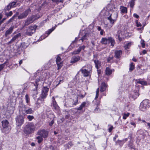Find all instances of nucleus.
Segmentation results:
<instances>
[{
    "instance_id": "obj_8",
    "label": "nucleus",
    "mask_w": 150,
    "mask_h": 150,
    "mask_svg": "<svg viewBox=\"0 0 150 150\" xmlns=\"http://www.w3.org/2000/svg\"><path fill=\"white\" fill-rule=\"evenodd\" d=\"M81 37L79 40H82V42L88 40L89 38V35L88 33H85L84 34H80L79 35V37H76L75 38V40L72 41L71 45H72L73 44L76 42H77V40L79 38L81 37Z\"/></svg>"
},
{
    "instance_id": "obj_9",
    "label": "nucleus",
    "mask_w": 150,
    "mask_h": 150,
    "mask_svg": "<svg viewBox=\"0 0 150 150\" xmlns=\"http://www.w3.org/2000/svg\"><path fill=\"white\" fill-rule=\"evenodd\" d=\"M37 28V26L35 25L29 26L26 30V34L28 35H32L35 33Z\"/></svg>"
},
{
    "instance_id": "obj_24",
    "label": "nucleus",
    "mask_w": 150,
    "mask_h": 150,
    "mask_svg": "<svg viewBox=\"0 0 150 150\" xmlns=\"http://www.w3.org/2000/svg\"><path fill=\"white\" fill-rule=\"evenodd\" d=\"M52 105L53 107V108L56 110H57L59 109V107L58 105L57 102L55 100V99L54 97H52Z\"/></svg>"
},
{
    "instance_id": "obj_1",
    "label": "nucleus",
    "mask_w": 150,
    "mask_h": 150,
    "mask_svg": "<svg viewBox=\"0 0 150 150\" xmlns=\"http://www.w3.org/2000/svg\"><path fill=\"white\" fill-rule=\"evenodd\" d=\"M18 109L20 113L24 115L33 114L34 112V110L31 108H28L22 103H20Z\"/></svg>"
},
{
    "instance_id": "obj_26",
    "label": "nucleus",
    "mask_w": 150,
    "mask_h": 150,
    "mask_svg": "<svg viewBox=\"0 0 150 150\" xmlns=\"http://www.w3.org/2000/svg\"><path fill=\"white\" fill-rule=\"evenodd\" d=\"M107 86H108L105 83L103 82L101 84L100 91L101 92H103L105 91L106 90V88Z\"/></svg>"
},
{
    "instance_id": "obj_40",
    "label": "nucleus",
    "mask_w": 150,
    "mask_h": 150,
    "mask_svg": "<svg viewBox=\"0 0 150 150\" xmlns=\"http://www.w3.org/2000/svg\"><path fill=\"white\" fill-rule=\"evenodd\" d=\"M121 11L123 13H127V8L125 7H122L121 9Z\"/></svg>"
},
{
    "instance_id": "obj_6",
    "label": "nucleus",
    "mask_w": 150,
    "mask_h": 150,
    "mask_svg": "<svg viewBox=\"0 0 150 150\" xmlns=\"http://www.w3.org/2000/svg\"><path fill=\"white\" fill-rule=\"evenodd\" d=\"M1 123L3 128L2 132L6 134L8 133L10 131L11 128L8 125V122L7 120H5L2 121Z\"/></svg>"
},
{
    "instance_id": "obj_3",
    "label": "nucleus",
    "mask_w": 150,
    "mask_h": 150,
    "mask_svg": "<svg viewBox=\"0 0 150 150\" xmlns=\"http://www.w3.org/2000/svg\"><path fill=\"white\" fill-rule=\"evenodd\" d=\"M35 130V127L32 122H30L26 125L24 127L23 132L27 135L33 133Z\"/></svg>"
},
{
    "instance_id": "obj_50",
    "label": "nucleus",
    "mask_w": 150,
    "mask_h": 150,
    "mask_svg": "<svg viewBox=\"0 0 150 150\" xmlns=\"http://www.w3.org/2000/svg\"><path fill=\"white\" fill-rule=\"evenodd\" d=\"M99 88H98L97 89V90H96V96L95 97V99L97 98L98 97V96H99Z\"/></svg>"
},
{
    "instance_id": "obj_63",
    "label": "nucleus",
    "mask_w": 150,
    "mask_h": 150,
    "mask_svg": "<svg viewBox=\"0 0 150 150\" xmlns=\"http://www.w3.org/2000/svg\"><path fill=\"white\" fill-rule=\"evenodd\" d=\"M118 137V136L117 135H116L115 137L113 138V140L114 141H115L116 139Z\"/></svg>"
},
{
    "instance_id": "obj_15",
    "label": "nucleus",
    "mask_w": 150,
    "mask_h": 150,
    "mask_svg": "<svg viewBox=\"0 0 150 150\" xmlns=\"http://www.w3.org/2000/svg\"><path fill=\"white\" fill-rule=\"evenodd\" d=\"M38 134L43 138L47 137L48 132L44 129L39 130L38 132Z\"/></svg>"
},
{
    "instance_id": "obj_34",
    "label": "nucleus",
    "mask_w": 150,
    "mask_h": 150,
    "mask_svg": "<svg viewBox=\"0 0 150 150\" xmlns=\"http://www.w3.org/2000/svg\"><path fill=\"white\" fill-rule=\"evenodd\" d=\"M42 137L40 136L36 137V138L38 140V143H40L43 141V139Z\"/></svg>"
},
{
    "instance_id": "obj_42",
    "label": "nucleus",
    "mask_w": 150,
    "mask_h": 150,
    "mask_svg": "<svg viewBox=\"0 0 150 150\" xmlns=\"http://www.w3.org/2000/svg\"><path fill=\"white\" fill-rule=\"evenodd\" d=\"M34 118V117L32 115H28L27 117V118L29 121H31Z\"/></svg>"
},
{
    "instance_id": "obj_20",
    "label": "nucleus",
    "mask_w": 150,
    "mask_h": 150,
    "mask_svg": "<svg viewBox=\"0 0 150 150\" xmlns=\"http://www.w3.org/2000/svg\"><path fill=\"white\" fill-rule=\"evenodd\" d=\"M14 28V27L13 26H11L6 31L5 33V37H7L8 35H10L12 33Z\"/></svg>"
},
{
    "instance_id": "obj_5",
    "label": "nucleus",
    "mask_w": 150,
    "mask_h": 150,
    "mask_svg": "<svg viewBox=\"0 0 150 150\" xmlns=\"http://www.w3.org/2000/svg\"><path fill=\"white\" fill-rule=\"evenodd\" d=\"M117 17V15L116 11L113 12L112 13H109V15L107 16L108 19L110 23L112 25L116 21Z\"/></svg>"
},
{
    "instance_id": "obj_62",
    "label": "nucleus",
    "mask_w": 150,
    "mask_h": 150,
    "mask_svg": "<svg viewBox=\"0 0 150 150\" xmlns=\"http://www.w3.org/2000/svg\"><path fill=\"white\" fill-rule=\"evenodd\" d=\"M130 124L131 125H133L134 126V127H136V124H135V123L134 122H130Z\"/></svg>"
},
{
    "instance_id": "obj_54",
    "label": "nucleus",
    "mask_w": 150,
    "mask_h": 150,
    "mask_svg": "<svg viewBox=\"0 0 150 150\" xmlns=\"http://www.w3.org/2000/svg\"><path fill=\"white\" fill-rule=\"evenodd\" d=\"M142 42H141V44L142 45V47L144 48L145 46V44L144 43V40L142 41Z\"/></svg>"
},
{
    "instance_id": "obj_35",
    "label": "nucleus",
    "mask_w": 150,
    "mask_h": 150,
    "mask_svg": "<svg viewBox=\"0 0 150 150\" xmlns=\"http://www.w3.org/2000/svg\"><path fill=\"white\" fill-rule=\"evenodd\" d=\"M135 1V0H131L129 2V4L131 8H133L134 7V5Z\"/></svg>"
},
{
    "instance_id": "obj_41",
    "label": "nucleus",
    "mask_w": 150,
    "mask_h": 150,
    "mask_svg": "<svg viewBox=\"0 0 150 150\" xmlns=\"http://www.w3.org/2000/svg\"><path fill=\"white\" fill-rule=\"evenodd\" d=\"M131 43L129 42V43H128L127 44H126L124 46L125 48V49H128L129 48L130 46H131Z\"/></svg>"
},
{
    "instance_id": "obj_12",
    "label": "nucleus",
    "mask_w": 150,
    "mask_h": 150,
    "mask_svg": "<svg viewBox=\"0 0 150 150\" xmlns=\"http://www.w3.org/2000/svg\"><path fill=\"white\" fill-rule=\"evenodd\" d=\"M16 125L18 126L21 125L24 122V117L21 115H19L16 118Z\"/></svg>"
},
{
    "instance_id": "obj_46",
    "label": "nucleus",
    "mask_w": 150,
    "mask_h": 150,
    "mask_svg": "<svg viewBox=\"0 0 150 150\" xmlns=\"http://www.w3.org/2000/svg\"><path fill=\"white\" fill-rule=\"evenodd\" d=\"M137 82L142 85H146L147 84L146 82L142 81H139Z\"/></svg>"
},
{
    "instance_id": "obj_47",
    "label": "nucleus",
    "mask_w": 150,
    "mask_h": 150,
    "mask_svg": "<svg viewBox=\"0 0 150 150\" xmlns=\"http://www.w3.org/2000/svg\"><path fill=\"white\" fill-rule=\"evenodd\" d=\"M57 64L58 67V69H61V67H62V63L61 62H60L59 63H57Z\"/></svg>"
},
{
    "instance_id": "obj_52",
    "label": "nucleus",
    "mask_w": 150,
    "mask_h": 150,
    "mask_svg": "<svg viewBox=\"0 0 150 150\" xmlns=\"http://www.w3.org/2000/svg\"><path fill=\"white\" fill-rule=\"evenodd\" d=\"M136 23L137 24V27H141L142 26V25L140 22H139L137 20L136 21Z\"/></svg>"
},
{
    "instance_id": "obj_27",
    "label": "nucleus",
    "mask_w": 150,
    "mask_h": 150,
    "mask_svg": "<svg viewBox=\"0 0 150 150\" xmlns=\"http://www.w3.org/2000/svg\"><path fill=\"white\" fill-rule=\"evenodd\" d=\"M130 96L134 99H136L139 95L137 92H132L130 95Z\"/></svg>"
},
{
    "instance_id": "obj_16",
    "label": "nucleus",
    "mask_w": 150,
    "mask_h": 150,
    "mask_svg": "<svg viewBox=\"0 0 150 150\" xmlns=\"http://www.w3.org/2000/svg\"><path fill=\"white\" fill-rule=\"evenodd\" d=\"M116 36L117 37L119 40L120 41H121L122 40V38L126 36V35L125 34L123 31L119 30L117 32Z\"/></svg>"
},
{
    "instance_id": "obj_19",
    "label": "nucleus",
    "mask_w": 150,
    "mask_h": 150,
    "mask_svg": "<svg viewBox=\"0 0 150 150\" xmlns=\"http://www.w3.org/2000/svg\"><path fill=\"white\" fill-rule=\"evenodd\" d=\"M94 63L95 64V67L98 70V69L100 68L101 67V62L100 61L98 60V59H95L93 61ZM99 73V72L98 71V73Z\"/></svg>"
},
{
    "instance_id": "obj_48",
    "label": "nucleus",
    "mask_w": 150,
    "mask_h": 150,
    "mask_svg": "<svg viewBox=\"0 0 150 150\" xmlns=\"http://www.w3.org/2000/svg\"><path fill=\"white\" fill-rule=\"evenodd\" d=\"M6 62L4 63L0 64V71H1L4 67Z\"/></svg>"
},
{
    "instance_id": "obj_39",
    "label": "nucleus",
    "mask_w": 150,
    "mask_h": 150,
    "mask_svg": "<svg viewBox=\"0 0 150 150\" xmlns=\"http://www.w3.org/2000/svg\"><path fill=\"white\" fill-rule=\"evenodd\" d=\"M129 70L130 71H132L134 69V65L133 63H132L129 66Z\"/></svg>"
},
{
    "instance_id": "obj_30",
    "label": "nucleus",
    "mask_w": 150,
    "mask_h": 150,
    "mask_svg": "<svg viewBox=\"0 0 150 150\" xmlns=\"http://www.w3.org/2000/svg\"><path fill=\"white\" fill-rule=\"evenodd\" d=\"M87 103L86 102H83L82 103L80 106L77 108V110H81L83 108L86 106V105Z\"/></svg>"
},
{
    "instance_id": "obj_60",
    "label": "nucleus",
    "mask_w": 150,
    "mask_h": 150,
    "mask_svg": "<svg viewBox=\"0 0 150 150\" xmlns=\"http://www.w3.org/2000/svg\"><path fill=\"white\" fill-rule=\"evenodd\" d=\"M100 34L101 35H103V33H104V31L102 29L101 30H100Z\"/></svg>"
},
{
    "instance_id": "obj_32",
    "label": "nucleus",
    "mask_w": 150,
    "mask_h": 150,
    "mask_svg": "<svg viewBox=\"0 0 150 150\" xmlns=\"http://www.w3.org/2000/svg\"><path fill=\"white\" fill-rule=\"evenodd\" d=\"M110 42L111 46H113L115 43V41L112 38L109 37V43Z\"/></svg>"
},
{
    "instance_id": "obj_10",
    "label": "nucleus",
    "mask_w": 150,
    "mask_h": 150,
    "mask_svg": "<svg viewBox=\"0 0 150 150\" xmlns=\"http://www.w3.org/2000/svg\"><path fill=\"white\" fill-rule=\"evenodd\" d=\"M18 2H21V0H15L14 2L10 3L5 8V10L6 11L9 10L11 8L16 7L17 4H18L19 3Z\"/></svg>"
},
{
    "instance_id": "obj_37",
    "label": "nucleus",
    "mask_w": 150,
    "mask_h": 150,
    "mask_svg": "<svg viewBox=\"0 0 150 150\" xmlns=\"http://www.w3.org/2000/svg\"><path fill=\"white\" fill-rule=\"evenodd\" d=\"M55 28H52V29H49L47 31L46 33V34H47V35L46 37L48 36L55 29Z\"/></svg>"
},
{
    "instance_id": "obj_18",
    "label": "nucleus",
    "mask_w": 150,
    "mask_h": 150,
    "mask_svg": "<svg viewBox=\"0 0 150 150\" xmlns=\"http://www.w3.org/2000/svg\"><path fill=\"white\" fill-rule=\"evenodd\" d=\"M21 36V34L20 33H18L17 34L15 35L11 39L10 41L8 42L7 43V45H9L13 42H14L16 39H18L19 37Z\"/></svg>"
},
{
    "instance_id": "obj_28",
    "label": "nucleus",
    "mask_w": 150,
    "mask_h": 150,
    "mask_svg": "<svg viewBox=\"0 0 150 150\" xmlns=\"http://www.w3.org/2000/svg\"><path fill=\"white\" fill-rule=\"evenodd\" d=\"M101 42L102 44H104L109 43V37L108 38H102L101 39Z\"/></svg>"
},
{
    "instance_id": "obj_7",
    "label": "nucleus",
    "mask_w": 150,
    "mask_h": 150,
    "mask_svg": "<svg viewBox=\"0 0 150 150\" xmlns=\"http://www.w3.org/2000/svg\"><path fill=\"white\" fill-rule=\"evenodd\" d=\"M149 100L145 99L143 100L140 103L139 109L142 111H145L149 107Z\"/></svg>"
},
{
    "instance_id": "obj_36",
    "label": "nucleus",
    "mask_w": 150,
    "mask_h": 150,
    "mask_svg": "<svg viewBox=\"0 0 150 150\" xmlns=\"http://www.w3.org/2000/svg\"><path fill=\"white\" fill-rule=\"evenodd\" d=\"M55 28H52V29H49L47 31L46 33V34H47V35L46 37L48 36L55 29Z\"/></svg>"
},
{
    "instance_id": "obj_64",
    "label": "nucleus",
    "mask_w": 150,
    "mask_h": 150,
    "mask_svg": "<svg viewBox=\"0 0 150 150\" xmlns=\"http://www.w3.org/2000/svg\"><path fill=\"white\" fill-rule=\"evenodd\" d=\"M147 126H148V129H150V123L146 122Z\"/></svg>"
},
{
    "instance_id": "obj_51",
    "label": "nucleus",
    "mask_w": 150,
    "mask_h": 150,
    "mask_svg": "<svg viewBox=\"0 0 150 150\" xmlns=\"http://www.w3.org/2000/svg\"><path fill=\"white\" fill-rule=\"evenodd\" d=\"M38 94L37 91H34L33 93V97L34 98L36 97V95Z\"/></svg>"
},
{
    "instance_id": "obj_31",
    "label": "nucleus",
    "mask_w": 150,
    "mask_h": 150,
    "mask_svg": "<svg viewBox=\"0 0 150 150\" xmlns=\"http://www.w3.org/2000/svg\"><path fill=\"white\" fill-rule=\"evenodd\" d=\"M112 72V70L109 67H107L105 69V74L107 75H110Z\"/></svg>"
},
{
    "instance_id": "obj_53",
    "label": "nucleus",
    "mask_w": 150,
    "mask_h": 150,
    "mask_svg": "<svg viewBox=\"0 0 150 150\" xmlns=\"http://www.w3.org/2000/svg\"><path fill=\"white\" fill-rule=\"evenodd\" d=\"M70 102V100H69L67 102V105H68V106L70 107H73V105H70V104H71L72 103L71 102Z\"/></svg>"
},
{
    "instance_id": "obj_44",
    "label": "nucleus",
    "mask_w": 150,
    "mask_h": 150,
    "mask_svg": "<svg viewBox=\"0 0 150 150\" xmlns=\"http://www.w3.org/2000/svg\"><path fill=\"white\" fill-rule=\"evenodd\" d=\"M25 98L26 103H28L30 102V98L29 96L27 94L25 96Z\"/></svg>"
},
{
    "instance_id": "obj_57",
    "label": "nucleus",
    "mask_w": 150,
    "mask_h": 150,
    "mask_svg": "<svg viewBox=\"0 0 150 150\" xmlns=\"http://www.w3.org/2000/svg\"><path fill=\"white\" fill-rule=\"evenodd\" d=\"M133 16L137 18H139V16L136 13H134L133 14Z\"/></svg>"
},
{
    "instance_id": "obj_23",
    "label": "nucleus",
    "mask_w": 150,
    "mask_h": 150,
    "mask_svg": "<svg viewBox=\"0 0 150 150\" xmlns=\"http://www.w3.org/2000/svg\"><path fill=\"white\" fill-rule=\"evenodd\" d=\"M80 58L79 56H74L71 58V63H75L79 61Z\"/></svg>"
},
{
    "instance_id": "obj_33",
    "label": "nucleus",
    "mask_w": 150,
    "mask_h": 150,
    "mask_svg": "<svg viewBox=\"0 0 150 150\" xmlns=\"http://www.w3.org/2000/svg\"><path fill=\"white\" fill-rule=\"evenodd\" d=\"M96 99L97 98H95L94 100L93 101V103L96 105H97V106L98 107V105H99L100 101L99 100H97Z\"/></svg>"
},
{
    "instance_id": "obj_11",
    "label": "nucleus",
    "mask_w": 150,
    "mask_h": 150,
    "mask_svg": "<svg viewBox=\"0 0 150 150\" xmlns=\"http://www.w3.org/2000/svg\"><path fill=\"white\" fill-rule=\"evenodd\" d=\"M31 12V10L30 8L27 9L18 16V19H21L25 18Z\"/></svg>"
},
{
    "instance_id": "obj_21",
    "label": "nucleus",
    "mask_w": 150,
    "mask_h": 150,
    "mask_svg": "<svg viewBox=\"0 0 150 150\" xmlns=\"http://www.w3.org/2000/svg\"><path fill=\"white\" fill-rule=\"evenodd\" d=\"M34 17V16H32L28 18L25 22V25L27 26L30 24L32 23L34 21L33 20Z\"/></svg>"
},
{
    "instance_id": "obj_45",
    "label": "nucleus",
    "mask_w": 150,
    "mask_h": 150,
    "mask_svg": "<svg viewBox=\"0 0 150 150\" xmlns=\"http://www.w3.org/2000/svg\"><path fill=\"white\" fill-rule=\"evenodd\" d=\"M61 60V57L59 55H58L56 60V63L60 62Z\"/></svg>"
},
{
    "instance_id": "obj_14",
    "label": "nucleus",
    "mask_w": 150,
    "mask_h": 150,
    "mask_svg": "<svg viewBox=\"0 0 150 150\" xmlns=\"http://www.w3.org/2000/svg\"><path fill=\"white\" fill-rule=\"evenodd\" d=\"M70 102H71L72 103L70 104L71 105H73V106L74 105H76L78 103V97L77 96H74L72 98L70 99Z\"/></svg>"
},
{
    "instance_id": "obj_2",
    "label": "nucleus",
    "mask_w": 150,
    "mask_h": 150,
    "mask_svg": "<svg viewBox=\"0 0 150 150\" xmlns=\"http://www.w3.org/2000/svg\"><path fill=\"white\" fill-rule=\"evenodd\" d=\"M92 66L91 64L87 65L83 67L80 71L85 76H88L91 74L92 71Z\"/></svg>"
},
{
    "instance_id": "obj_58",
    "label": "nucleus",
    "mask_w": 150,
    "mask_h": 150,
    "mask_svg": "<svg viewBox=\"0 0 150 150\" xmlns=\"http://www.w3.org/2000/svg\"><path fill=\"white\" fill-rule=\"evenodd\" d=\"M99 108L98 107V106L94 110V112H97L99 110Z\"/></svg>"
},
{
    "instance_id": "obj_22",
    "label": "nucleus",
    "mask_w": 150,
    "mask_h": 150,
    "mask_svg": "<svg viewBox=\"0 0 150 150\" xmlns=\"http://www.w3.org/2000/svg\"><path fill=\"white\" fill-rule=\"evenodd\" d=\"M85 47H86L85 45L80 46L77 50L74 51L72 52V54H78L80 52L81 50H83Z\"/></svg>"
},
{
    "instance_id": "obj_56",
    "label": "nucleus",
    "mask_w": 150,
    "mask_h": 150,
    "mask_svg": "<svg viewBox=\"0 0 150 150\" xmlns=\"http://www.w3.org/2000/svg\"><path fill=\"white\" fill-rule=\"evenodd\" d=\"M113 128V127L112 126H111L108 129L109 132H110L112 131Z\"/></svg>"
},
{
    "instance_id": "obj_17",
    "label": "nucleus",
    "mask_w": 150,
    "mask_h": 150,
    "mask_svg": "<svg viewBox=\"0 0 150 150\" xmlns=\"http://www.w3.org/2000/svg\"><path fill=\"white\" fill-rule=\"evenodd\" d=\"M107 8V10L110 11H113V12L115 11L117 9L116 7H115L114 5L112 4H109L108 5Z\"/></svg>"
},
{
    "instance_id": "obj_25",
    "label": "nucleus",
    "mask_w": 150,
    "mask_h": 150,
    "mask_svg": "<svg viewBox=\"0 0 150 150\" xmlns=\"http://www.w3.org/2000/svg\"><path fill=\"white\" fill-rule=\"evenodd\" d=\"M115 57L117 58H119L122 54V52L121 50H116L115 52Z\"/></svg>"
},
{
    "instance_id": "obj_59",
    "label": "nucleus",
    "mask_w": 150,
    "mask_h": 150,
    "mask_svg": "<svg viewBox=\"0 0 150 150\" xmlns=\"http://www.w3.org/2000/svg\"><path fill=\"white\" fill-rule=\"evenodd\" d=\"M54 121L53 120H51L50 122L49 123V125H50V126H52L53 124H54Z\"/></svg>"
},
{
    "instance_id": "obj_38",
    "label": "nucleus",
    "mask_w": 150,
    "mask_h": 150,
    "mask_svg": "<svg viewBox=\"0 0 150 150\" xmlns=\"http://www.w3.org/2000/svg\"><path fill=\"white\" fill-rule=\"evenodd\" d=\"M122 140H118L116 141L115 143L116 144H119L121 147L122 146L123 144L122 143Z\"/></svg>"
},
{
    "instance_id": "obj_13",
    "label": "nucleus",
    "mask_w": 150,
    "mask_h": 150,
    "mask_svg": "<svg viewBox=\"0 0 150 150\" xmlns=\"http://www.w3.org/2000/svg\"><path fill=\"white\" fill-rule=\"evenodd\" d=\"M49 89L46 87H44L42 91L41 97L42 100L46 98L47 94V93Z\"/></svg>"
},
{
    "instance_id": "obj_43",
    "label": "nucleus",
    "mask_w": 150,
    "mask_h": 150,
    "mask_svg": "<svg viewBox=\"0 0 150 150\" xmlns=\"http://www.w3.org/2000/svg\"><path fill=\"white\" fill-rule=\"evenodd\" d=\"M129 113H125L123 114V119L125 120L126 119L127 117H129Z\"/></svg>"
},
{
    "instance_id": "obj_55",
    "label": "nucleus",
    "mask_w": 150,
    "mask_h": 150,
    "mask_svg": "<svg viewBox=\"0 0 150 150\" xmlns=\"http://www.w3.org/2000/svg\"><path fill=\"white\" fill-rule=\"evenodd\" d=\"M67 112V114L65 116V118L66 119H68L70 117V115L68 112Z\"/></svg>"
},
{
    "instance_id": "obj_29",
    "label": "nucleus",
    "mask_w": 150,
    "mask_h": 150,
    "mask_svg": "<svg viewBox=\"0 0 150 150\" xmlns=\"http://www.w3.org/2000/svg\"><path fill=\"white\" fill-rule=\"evenodd\" d=\"M43 101V100H41L40 98H38L37 101L35 103L36 107L38 108H39L40 107V104L42 103Z\"/></svg>"
},
{
    "instance_id": "obj_49",
    "label": "nucleus",
    "mask_w": 150,
    "mask_h": 150,
    "mask_svg": "<svg viewBox=\"0 0 150 150\" xmlns=\"http://www.w3.org/2000/svg\"><path fill=\"white\" fill-rule=\"evenodd\" d=\"M13 13L12 11H10L8 13H6L5 15L7 17L10 16H12Z\"/></svg>"
},
{
    "instance_id": "obj_61",
    "label": "nucleus",
    "mask_w": 150,
    "mask_h": 150,
    "mask_svg": "<svg viewBox=\"0 0 150 150\" xmlns=\"http://www.w3.org/2000/svg\"><path fill=\"white\" fill-rule=\"evenodd\" d=\"M113 59L112 57H109V58H108L107 61L108 62H109L111 60H112Z\"/></svg>"
},
{
    "instance_id": "obj_4",
    "label": "nucleus",
    "mask_w": 150,
    "mask_h": 150,
    "mask_svg": "<svg viewBox=\"0 0 150 150\" xmlns=\"http://www.w3.org/2000/svg\"><path fill=\"white\" fill-rule=\"evenodd\" d=\"M36 74L37 76H36L37 77V79L35 80V83H34V85L35 86L36 88H37L39 84V82L41 81L45 80L46 74L43 73L42 74L38 73Z\"/></svg>"
}]
</instances>
